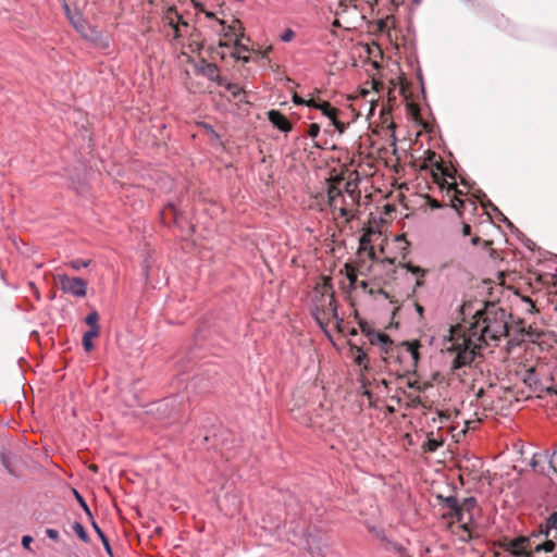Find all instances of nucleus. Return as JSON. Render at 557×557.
Returning <instances> with one entry per match:
<instances>
[{
    "mask_svg": "<svg viewBox=\"0 0 557 557\" xmlns=\"http://www.w3.org/2000/svg\"><path fill=\"white\" fill-rule=\"evenodd\" d=\"M460 312L463 322L467 315H471V321L451 326L449 337L443 344V351L454 370L471 366L481 357L484 347L497 346L508 335L509 314L495 302H484L474 313L472 304L463 302Z\"/></svg>",
    "mask_w": 557,
    "mask_h": 557,
    "instance_id": "1",
    "label": "nucleus"
},
{
    "mask_svg": "<svg viewBox=\"0 0 557 557\" xmlns=\"http://www.w3.org/2000/svg\"><path fill=\"white\" fill-rule=\"evenodd\" d=\"M438 499H441L443 508L447 509V511L443 513V518L456 519L462 530V534H460L459 537L460 541L469 542L472 539V532L475 528V517L481 512L476 498L469 496L459 500L455 495L447 497L440 495Z\"/></svg>",
    "mask_w": 557,
    "mask_h": 557,
    "instance_id": "2",
    "label": "nucleus"
},
{
    "mask_svg": "<svg viewBox=\"0 0 557 557\" xmlns=\"http://www.w3.org/2000/svg\"><path fill=\"white\" fill-rule=\"evenodd\" d=\"M311 314L325 334H327V327L332 322L338 326L343 321L338 318L334 292L327 281L314 289Z\"/></svg>",
    "mask_w": 557,
    "mask_h": 557,
    "instance_id": "3",
    "label": "nucleus"
},
{
    "mask_svg": "<svg viewBox=\"0 0 557 557\" xmlns=\"http://www.w3.org/2000/svg\"><path fill=\"white\" fill-rule=\"evenodd\" d=\"M219 25L222 27V36L224 41L221 40V47H233L232 55L238 60H243L244 62L249 61V57H244L242 52H248L249 49L246 45L243 44V39L245 38V28L242 22L237 18H234L231 24H226L224 20H216Z\"/></svg>",
    "mask_w": 557,
    "mask_h": 557,
    "instance_id": "4",
    "label": "nucleus"
},
{
    "mask_svg": "<svg viewBox=\"0 0 557 557\" xmlns=\"http://www.w3.org/2000/svg\"><path fill=\"white\" fill-rule=\"evenodd\" d=\"M492 392H493L492 388H490L488 391H484L483 388H480L478 391L476 397H475V407L482 408V412H479L478 410L474 411V416L476 417V420L465 419L463 420V424H465L463 429L457 431V428H451V437L455 438L456 442H458L460 440V437L466 434L467 430H469V429L473 430L475 428V423L480 422L483 417L487 416V413H486L487 411L493 410Z\"/></svg>",
    "mask_w": 557,
    "mask_h": 557,
    "instance_id": "5",
    "label": "nucleus"
},
{
    "mask_svg": "<svg viewBox=\"0 0 557 557\" xmlns=\"http://www.w3.org/2000/svg\"><path fill=\"white\" fill-rule=\"evenodd\" d=\"M329 196V205L333 212L338 211L339 216L349 220L351 215L352 209L359 203L354 200L355 196L348 198L342 189L332 186L327 193Z\"/></svg>",
    "mask_w": 557,
    "mask_h": 557,
    "instance_id": "6",
    "label": "nucleus"
},
{
    "mask_svg": "<svg viewBox=\"0 0 557 557\" xmlns=\"http://www.w3.org/2000/svg\"><path fill=\"white\" fill-rule=\"evenodd\" d=\"M164 25L170 27L172 33H168L166 36L173 40L180 39L184 36L188 28V23L185 22L182 15L177 12L174 7L166 10L163 16Z\"/></svg>",
    "mask_w": 557,
    "mask_h": 557,
    "instance_id": "7",
    "label": "nucleus"
},
{
    "mask_svg": "<svg viewBox=\"0 0 557 557\" xmlns=\"http://www.w3.org/2000/svg\"><path fill=\"white\" fill-rule=\"evenodd\" d=\"M57 281L63 293L74 297H85L87 294V281L82 277H72L66 274L60 273L57 275Z\"/></svg>",
    "mask_w": 557,
    "mask_h": 557,
    "instance_id": "8",
    "label": "nucleus"
},
{
    "mask_svg": "<svg viewBox=\"0 0 557 557\" xmlns=\"http://www.w3.org/2000/svg\"><path fill=\"white\" fill-rule=\"evenodd\" d=\"M420 347L421 344L418 341L403 342L398 347H396L397 358L406 362V369L408 371L414 370L418 367L420 360Z\"/></svg>",
    "mask_w": 557,
    "mask_h": 557,
    "instance_id": "9",
    "label": "nucleus"
},
{
    "mask_svg": "<svg viewBox=\"0 0 557 557\" xmlns=\"http://www.w3.org/2000/svg\"><path fill=\"white\" fill-rule=\"evenodd\" d=\"M360 327L369 343L379 347L382 352L388 355L394 350V342L387 334L372 329L368 323H360Z\"/></svg>",
    "mask_w": 557,
    "mask_h": 557,
    "instance_id": "10",
    "label": "nucleus"
},
{
    "mask_svg": "<svg viewBox=\"0 0 557 557\" xmlns=\"http://www.w3.org/2000/svg\"><path fill=\"white\" fill-rule=\"evenodd\" d=\"M533 537L539 540L535 552H545L552 553L557 543V528L548 529V530H536L533 532Z\"/></svg>",
    "mask_w": 557,
    "mask_h": 557,
    "instance_id": "11",
    "label": "nucleus"
},
{
    "mask_svg": "<svg viewBox=\"0 0 557 557\" xmlns=\"http://www.w3.org/2000/svg\"><path fill=\"white\" fill-rule=\"evenodd\" d=\"M441 189L444 194V201L450 205L456 211L460 212L461 208L465 206V200L460 197L462 194L457 188L455 183H443L441 184Z\"/></svg>",
    "mask_w": 557,
    "mask_h": 557,
    "instance_id": "12",
    "label": "nucleus"
},
{
    "mask_svg": "<svg viewBox=\"0 0 557 557\" xmlns=\"http://www.w3.org/2000/svg\"><path fill=\"white\" fill-rule=\"evenodd\" d=\"M537 540L533 537H518L510 542V547L512 553L517 556L530 555L535 552V546L537 544Z\"/></svg>",
    "mask_w": 557,
    "mask_h": 557,
    "instance_id": "13",
    "label": "nucleus"
},
{
    "mask_svg": "<svg viewBox=\"0 0 557 557\" xmlns=\"http://www.w3.org/2000/svg\"><path fill=\"white\" fill-rule=\"evenodd\" d=\"M268 119L272 123V125L278 128L282 132H290L293 128L292 123L287 120V117L277 110H270L268 112Z\"/></svg>",
    "mask_w": 557,
    "mask_h": 557,
    "instance_id": "14",
    "label": "nucleus"
},
{
    "mask_svg": "<svg viewBox=\"0 0 557 557\" xmlns=\"http://www.w3.org/2000/svg\"><path fill=\"white\" fill-rule=\"evenodd\" d=\"M557 528V505L548 512L543 522L539 524L537 530H548Z\"/></svg>",
    "mask_w": 557,
    "mask_h": 557,
    "instance_id": "15",
    "label": "nucleus"
},
{
    "mask_svg": "<svg viewBox=\"0 0 557 557\" xmlns=\"http://www.w3.org/2000/svg\"><path fill=\"white\" fill-rule=\"evenodd\" d=\"M99 335L98 330L96 329H89L84 333L83 336V346L84 349L89 352L94 349L92 338L97 337Z\"/></svg>",
    "mask_w": 557,
    "mask_h": 557,
    "instance_id": "16",
    "label": "nucleus"
},
{
    "mask_svg": "<svg viewBox=\"0 0 557 557\" xmlns=\"http://www.w3.org/2000/svg\"><path fill=\"white\" fill-rule=\"evenodd\" d=\"M343 193L346 196H348V198H350L351 196H355L354 200L359 202V200H360V191L358 189V184L355 181L347 182L345 184V189L343 190Z\"/></svg>",
    "mask_w": 557,
    "mask_h": 557,
    "instance_id": "17",
    "label": "nucleus"
},
{
    "mask_svg": "<svg viewBox=\"0 0 557 557\" xmlns=\"http://www.w3.org/2000/svg\"><path fill=\"white\" fill-rule=\"evenodd\" d=\"M318 110L331 121H335V117L338 115V110L333 108L327 101H322Z\"/></svg>",
    "mask_w": 557,
    "mask_h": 557,
    "instance_id": "18",
    "label": "nucleus"
},
{
    "mask_svg": "<svg viewBox=\"0 0 557 557\" xmlns=\"http://www.w3.org/2000/svg\"><path fill=\"white\" fill-rule=\"evenodd\" d=\"M90 262H91L90 260L75 259V260L69 261L66 263V265L75 271H79L82 268H87L90 264Z\"/></svg>",
    "mask_w": 557,
    "mask_h": 557,
    "instance_id": "19",
    "label": "nucleus"
},
{
    "mask_svg": "<svg viewBox=\"0 0 557 557\" xmlns=\"http://www.w3.org/2000/svg\"><path fill=\"white\" fill-rule=\"evenodd\" d=\"M98 313L96 311H92L86 317L85 322L90 326V329H96L99 332L100 327L98 325Z\"/></svg>",
    "mask_w": 557,
    "mask_h": 557,
    "instance_id": "20",
    "label": "nucleus"
},
{
    "mask_svg": "<svg viewBox=\"0 0 557 557\" xmlns=\"http://www.w3.org/2000/svg\"><path fill=\"white\" fill-rule=\"evenodd\" d=\"M73 531L76 533V535L83 541L88 542L89 537L87 532L85 531L84 527L79 522H75L73 524Z\"/></svg>",
    "mask_w": 557,
    "mask_h": 557,
    "instance_id": "21",
    "label": "nucleus"
},
{
    "mask_svg": "<svg viewBox=\"0 0 557 557\" xmlns=\"http://www.w3.org/2000/svg\"><path fill=\"white\" fill-rule=\"evenodd\" d=\"M74 492V495H75V498L77 499L78 504L81 505V507L84 509V511L86 512V515L92 519V515H91V511L87 505V503L85 502V499L83 498V496L76 491V490H73Z\"/></svg>",
    "mask_w": 557,
    "mask_h": 557,
    "instance_id": "22",
    "label": "nucleus"
},
{
    "mask_svg": "<svg viewBox=\"0 0 557 557\" xmlns=\"http://www.w3.org/2000/svg\"><path fill=\"white\" fill-rule=\"evenodd\" d=\"M284 42H289L295 38V32L292 28H286L280 36Z\"/></svg>",
    "mask_w": 557,
    "mask_h": 557,
    "instance_id": "23",
    "label": "nucleus"
},
{
    "mask_svg": "<svg viewBox=\"0 0 557 557\" xmlns=\"http://www.w3.org/2000/svg\"><path fill=\"white\" fill-rule=\"evenodd\" d=\"M320 133V125L317 124V123H312L309 125L308 127V131H307V134L310 138L314 139L315 137H318Z\"/></svg>",
    "mask_w": 557,
    "mask_h": 557,
    "instance_id": "24",
    "label": "nucleus"
},
{
    "mask_svg": "<svg viewBox=\"0 0 557 557\" xmlns=\"http://www.w3.org/2000/svg\"><path fill=\"white\" fill-rule=\"evenodd\" d=\"M33 543V537L30 535H24L22 537V545L25 549L32 550L30 544Z\"/></svg>",
    "mask_w": 557,
    "mask_h": 557,
    "instance_id": "25",
    "label": "nucleus"
},
{
    "mask_svg": "<svg viewBox=\"0 0 557 557\" xmlns=\"http://www.w3.org/2000/svg\"><path fill=\"white\" fill-rule=\"evenodd\" d=\"M331 123L339 133L344 132L345 124L343 122L338 121L337 116L335 117V121H331Z\"/></svg>",
    "mask_w": 557,
    "mask_h": 557,
    "instance_id": "26",
    "label": "nucleus"
},
{
    "mask_svg": "<svg viewBox=\"0 0 557 557\" xmlns=\"http://www.w3.org/2000/svg\"><path fill=\"white\" fill-rule=\"evenodd\" d=\"M46 535L53 541L59 539V532L55 529H47Z\"/></svg>",
    "mask_w": 557,
    "mask_h": 557,
    "instance_id": "27",
    "label": "nucleus"
},
{
    "mask_svg": "<svg viewBox=\"0 0 557 557\" xmlns=\"http://www.w3.org/2000/svg\"><path fill=\"white\" fill-rule=\"evenodd\" d=\"M207 71H208V76L211 78V79H214V75L218 74V67L216 65L214 64H209L208 67H207Z\"/></svg>",
    "mask_w": 557,
    "mask_h": 557,
    "instance_id": "28",
    "label": "nucleus"
},
{
    "mask_svg": "<svg viewBox=\"0 0 557 557\" xmlns=\"http://www.w3.org/2000/svg\"><path fill=\"white\" fill-rule=\"evenodd\" d=\"M193 7L197 12H205V5L198 0H191Z\"/></svg>",
    "mask_w": 557,
    "mask_h": 557,
    "instance_id": "29",
    "label": "nucleus"
},
{
    "mask_svg": "<svg viewBox=\"0 0 557 557\" xmlns=\"http://www.w3.org/2000/svg\"><path fill=\"white\" fill-rule=\"evenodd\" d=\"M293 102L296 104V106H305L306 104V99H304L302 97H300L299 95L295 94L293 96Z\"/></svg>",
    "mask_w": 557,
    "mask_h": 557,
    "instance_id": "30",
    "label": "nucleus"
},
{
    "mask_svg": "<svg viewBox=\"0 0 557 557\" xmlns=\"http://www.w3.org/2000/svg\"><path fill=\"white\" fill-rule=\"evenodd\" d=\"M428 446H429V450L430 451H435L440 446H441V443L434 441V440H430L428 442Z\"/></svg>",
    "mask_w": 557,
    "mask_h": 557,
    "instance_id": "31",
    "label": "nucleus"
},
{
    "mask_svg": "<svg viewBox=\"0 0 557 557\" xmlns=\"http://www.w3.org/2000/svg\"><path fill=\"white\" fill-rule=\"evenodd\" d=\"M347 278L349 280L350 284H356V282H357V274H356L354 269L348 271Z\"/></svg>",
    "mask_w": 557,
    "mask_h": 557,
    "instance_id": "32",
    "label": "nucleus"
},
{
    "mask_svg": "<svg viewBox=\"0 0 557 557\" xmlns=\"http://www.w3.org/2000/svg\"><path fill=\"white\" fill-rule=\"evenodd\" d=\"M367 358L366 354L363 351H359V354L356 356V363L361 366L364 361V359Z\"/></svg>",
    "mask_w": 557,
    "mask_h": 557,
    "instance_id": "33",
    "label": "nucleus"
},
{
    "mask_svg": "<svg viewBox=\"0 0 557 557\" xmlns=\"http://www.w3.org/2000/svg\"><path fill=\"white\" fill-rule=\"evenodd\" d=\"M321 102H318L315 101L314 99H309V100H306V104L307 107L309 108H314V109H319V106H320Z\"/></svg>",
    "mask_w": 557,
    "mask_h": 557,
    "instance_id": "34",
    "label": "nucleus"
},
{
    "mask_svg": "<svg viewBox=\"0 0 557 557\" xmlns=\"http://www.w3.org/2000/svg\"><path fill=\"white\" fill-rule=\"evenodd\" d=\"M227 89L236 97L239 94L240 88L235 84H230Z\"/></svg>",
    "mask_w": 557,
    "mask_h": 557,
    "instance_id": "35",
    "label": "nucleus"
},
{
    "mask_svg": "<svg viewBox=\"0 0 557 557\" xmlns=\"http://www.w3.org/2000/svg\"><path fill=\"white\" fill-rule=\"evenodd\" d=\"M91 524H92L94 530L98 534V536L100 539L103 537L104 533L102 532V530L98 527V524L94 520H92Z\"/></svg>",
    "mask_w": 557,
    "mask_h": 557,
    "instance_id": "36",
    "label": "nucleus"
},
{
    "mask_svg": "<svg viewBox=\"0 0 557 557\" xmlns=\"http://www.w3.org/2000/svg\"><path fill=\"white\" fill-rule=\"evenodd\" d=\"M462 234L463 236H468L471 234V226L467 223H463L462 225Z\"/></svg>",
    "mask_w": 557,
    "mask_h": 557,
    "instance_id": "37",
    "label": "nucleus"
},
{
    "mask_svg": "<svg viewBox=\"0 0 557 557\" xmlns=\"http://www.w3.org/2000/svg\"><path fill=\"white\" fill-rule=\"evenodd\" d=\"M523 301L527 302L529 306V308L527 310L532 312V310L534 309V304L532 302V300L529 297H525V298H523Z\"/></svg>",
    "mask_w": 557,
    "mask_h": 557,
    "instance_id": "38",
    "label": "nucleus"
},
{
    "mask_svg": "<svg viewBox=\"0 0 557 557\" xmlns=\"http://www.w3.org/2000/svg\"><path fill=\"white\" fill-rule=\"evenodd\" d=\"M101 541H102V543H103V545H104V547H106L107 552H108L109 554H111V548H110V544H109V541H108L107 536H106V535H103V537H101Z\"/></svg>",
    "mask_w": 557,
    "mask_h": 557,
    "instance_id": "39",
    "label": "nucleus"
},
{
    "mask_svg": "<svg viewBox=\"0 0 557 557\" xmlns=\"http://www.w3.org/2000/svg\"><path fill=\"white\" fill-rule=\"evenodd\" d=\"M101 541H102V543H103V545H104V547H106L107 552H108L109 554H111V548H110V544H109V541H108L107 536H106V535H103V537H101Z\"/></svg>",
    "mask_w": 557,
    "mask_h": 557,
    "instance_id": "40",
    "label": "nucleus"
},
{
    "mask_svg": "<svg viewBox=\"0 0 557 557\" xmlns=\"http://www.w3.org/2000/svg\"><path fill=\"white\" fill-rule=\"evenodd\" d=\"M202 13L206 15V17H207V18L215 20V21L218 20V18L215 17V15H214V13H213V12L207 11V10L205 9V12H202Z\"/></svg>",
    "mask_w": 557,
    "mask_h": 557,
    "instance_id": "41",
    "label": "nucleus"
},
{
    "mask_svg": "<svg viewBox=\"0 0 557 557\" xmlns=\"http://www.w3.org/2000/svg\"><path fill=\"white\" fill-rule=\"evenodd\" d=\"M430 206H431L433 209H435V208H441V207H442V205H441L437 200H435V199H430Z\"/></svg>",
    "mask_w": 557,
    "mask_h": 557,
    "instance_id": "42",
    "label": "nucleus"
},
{
    "mask_svg": "<svg viewBox=\"0 0 557 557\" xmlns=\"http://www.w3.org/2000/svg\"><path fill=\"white\" fill-rule=\"evenodd\" d=\"M411 271H412V273H414V274H418V273H419V274H421V275H424V271H423L422 269H420L419 267H412V268H411Z\"/></svg>",
    "mask_w": 557,
    "mask_h": 557,
    "instance_id": "43",
    "label": "nucleus"
},
{
    "mask_svg": "<svg viewBox=\"0 0 557 557\" xmlns=\"http://www.w3.org/2000/svg\"><path fill=\"white\" fill-rule=\"evenodd\" d=\"M480 242H481V238H480L479 236H474V237H472V239H471V244H472L473 246H478Z\"/></svg>",
    "mask_w": 557,
    "mask_h": 557,
    "instance_id": "44",
    "label": "nucleus"
},
{
    "mask_svg": "<svg viewBox=\"0 0 557 557\" xmlns=\"http://www.w3.org/2000/svg\"><path fill=\"white\" fill-rule=\"evenodd\" d=\"M399 556H400V557H411V556L407 553V550H406V549H404V548H400V549H399Z\"/></svg>",
    "mask_w": 557,
    "mask_h": 557,
    "instance_id": "45",
    "label": "nucleus"
},
{
    "mask_svg": "<svg viewBox=\"0 0 557 557\" xmlns=\"http://www.w3.org/2000/svg\"><path fill=\"white\" fill-rule=\"evenodd\" d=\"M368 286L367 282L362 281L360 282V287H362L363 289H366Z\"/></svg>",
    "mask_w": 557,
    "mask_h": 557,
    "instance_id": "46",
    "label": "nucleus"
},
{
    "mask_svg": "<svg viewBox=\"0 0 557 557\" xmlns=\"http://www.w3.org/2000/svg\"><path fill=\"white\" fill-rule=\"evenodd\" d=\"M270 51H272V47L271 46L267 48V50L264 51V55L263 57H265Z\"/></svg>",
    "mask_w": 557,
    "mask_h": 557,
    "instance_id": "47",
    "label": "nucleus"
},
{
    "mask_svg": "<svg viewBox=\"0 0 557 557\" xmlns=\"http://www.w3.org/2000/svg\"><path fill=\"white\" fill-rule=\"evenodd\" d=\"M417 310H418L419 313H422L423 308L420 305H417Z\"/></svg>",
    "mask_w": 557,
    "mask_h": 557,
    "instance_id": "48",
    "label": "nucleus"
},
{
    "mask_svg": "<svg viewBox=\"0 0 557 557\" xmlns=\"http://www.w3.org/2000/svg\"><path fill=\"white\" fill-rule=\"evenodd\" d=\"M3 465L11 472V470L9 469V466H8V462H7L5 458H3Z\"/></svg>",
    "mask_w": 557,
    "mask_h": 557,
    "instance_id": "49",
    "label": "nucleus"
},
{
    "mask_svg": "<svg viewBox=\"0 0 557 557\" xmlns=\"http://www.w3.org/2000/svg\"><path fill=\"white\" fill-rule=\"evenodd\" d=\"M360 244H361V246L364 245V236L361 238Z\"/></svg>",
    "mask_w": 557,
    "mask_h": 557,
    "instance_id": "50",
    "label": "nucleus"
},
{
    "mask_svg": "<svg viewBox=\"0 0 557 557\" xmlns=\"http://www.w3.org/2000/svg\"><path fill=\"white\" fill-rule=\"evenodd\" d=\"M416 2H419V0H414Z\"/></svg>",
    "mask_w": 557,
    "mask_h": 557,
    "instance_id": "51",
    "label": "nucleus"
}]
</instances>
